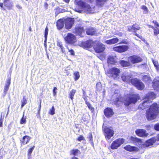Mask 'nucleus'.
<instances>
[{
  "label": "nucleus",
  "mask_w": 159,
  "mask_h": 159,
  "mask_svg": "<svg viewBox=\"0 0 159 159\" xmlns=\"http://www.w3.org/2000/svg\"><path fill=\"white\" fill-rule=\"evenodd\" d=\"M86 33L87 35H93L95 34L96 29L91 27H88L86 29Z\"/></svg>",
  "instance_id": "dca6fc26"
},
{
  "label": "nucleus",
  "mask_w": 159,
  "mask_h": 159,
  "mask_svg": "<svg viewBox=\"0 0 159 159\" xmlns=\"http://www.w3.org/2000/svg\"><path fill=\"white\" fill-rule=\"evenodd\" d=\"M122 100L121 98L120 97L117 98L114 101V104L117 106L119 105V102H120Z\"/></svg>",
  "instance_id": "2f4dec72"
},
{
  "label": "nucleus",
  "mask_w": 159,
  "mask_h": 159,
  "mask_svg": "<svg viewBox=\"0 0 159 159\" xmlns=\"http://www.w3.org/2000/svg\"><path fill=\"white\" fill-rule=\"evenodd\" d=\"M156 138L157 139V141H159V134L157 136Z\"/></svg>",
  "instance_id": "69168bd1"
},
{
  "label": "nucleus",
  "mask_w": 159,
  "mask_h": 159,
  "mask_svg": "<svg viewBox=\"0 0 159 159\" xmlns=\"http://www.w3.org/2000/svg\"><path fill=\"white\" fill-rule=\"evenodd\" d=\"M139 99V96L138 94H130L129 97L125 99L124 102L126 106H129L132 103L135 104Z\"/></svg>",
  "instance_id": "20e7f679"
},
{
  "label": "nucleus",
  "mask_w": 159,
  "mask_h": 159,
  "mask_svg": "<svg viewBox=\"0 0 159 159\" xmlns=\"http://www.w3.org/2000/svg\"><path fill=\"white\" fill-rule=\"evenodd\" d=\"M120 73V70L119 69L113 67L110 69L108 72V76L110 77L113 78L115 79L119 75V74Z\"/></svg>",
  "instance_id": "6e6552de"
},
{
  "label": "nucleus",
  "mask_w": 159,
  "mask_h": 159,
  "mask_svg": "<svg viewBox=\"0 0 159 159\" xmlns=\"http://www.w3.org/2000/svg\"><path fill=\"white\" fill-rule=\"evenodd\" d=\"M159 34V30L158 28L154 29V34L155 35H157Z\"/></svg>",
  "instance_id": "a18cd8bd"
},
{
  "label": "nucleus",
  "mask_w": 159,
  "mask_h": 159,
  "mask_svg": "<svg viewBox=\"0 0 159 159\" xmlns=\"http://www.w3.org/2000/svg\"><path fill=\"white\" fill-rule=\"evenodd\" d=\"M55 110L54 107L53 106L52 109L50 110L49 113L52 115H53L55 114Z\"/></svg>",
  "instance_id": "a19ab883"
},
{
  "label": "nucleus",
  "mask_w": 159,
  "mask_h": 159,
  "mask_svg": "<svg viewBox=\"0 0 159 159\" xmlns=\"http://www.w3.org/2000/svg\"><path fill=\"white\" fill-rule=\"evenodd\" d=\"M84 32L83 28L82 27L80 26L77 27L75 29V33L76 34L78 35L81 36V35L82 33L83 32Z\"/></svg>",
  "instance_id": "a878e982"
},
{
  "label": "nucleus",
  "mask_w": 159,
  "mask_h": 159,
  "mask_svg": "<svg viewBox=\"0 0 159 159\" xmlns=\"http://www.w3.org/2000/svg\"><path fill=\"white\" fill-rule=\"evenodd\" d=\"M16 7L19 9H22V7L19 5H16Z\"/></svg>",
  "instance_id": "052dcab7"
},
{
  "label": "nucleus",
  "mask_w": 159,
  "mask_h": 159,
  "mask_svg": "<svg viewBox=\"0 0 159 159\" xmlns=\"http://www.w3.org/2000/svg\"><path fill=\"white\" fill-rule=\"evenodd\" d=\"M57 29L62 30V32H66L70 30V18L64 17L58 20L56 22Z\"/></svg>",
  "instance_id": "f257e3e1"
},
{
  "label": "nucleus",
  "mask_w": 159,
  "mask_h": 159,
  "mask_svg": "<svg viewBox=\"0 0 159 159\" xmlns=\"http://www.w3.org/2000/svg\"><path fill=\"white\" fill-rule=\"evenodd\" d=\"M153 64L154 66L156 67L157 69H158L159 68V66L158 64V63L157 62H156V61H152Z\"/></svg>",
  "instance_id": "3c124183"
},
{
  "label": "nucleus",
  "mask_w": 159,
  "mask_h": 159,
  "mask_svg": "<svg viewBox=\"0 0 159 159\" xmlns=\"http://www.w3.org/2000/svg\"><path fill=\"white\" fill-rule=\"evenodd\" d=\"M57 89L56 87H54L53 89V94L54 96L56 95L57 92L56 90Z\"/></svg>",
  "instance_id": "864d4df0"
},
{
  "label": "nucleus",
  "mask_w": 159,
  "mask_h": 159,
  "mask_svg": "<svg viewBox=\"0 0 159 159\" xmlns=\"http://www.w3.org/2000/svg\"><path fill=\"white\" fill-rule=\"evenodd\" d=\"M125 142V139L123 138H119L114 141L111 145L112 149H116Z\"/></svg>",
  "instance_id": "423d86ee"
},
{
  "label": "nucleus",
  "mask_w": 159,
  "mask_h": 159,
  "mask_svg": "<svg viewBox=\"0 0 159 159\" xmlns=\"http://www.w3.org/2000/svg\"><path fill=\"white\" fill-rule=\"evenodd\" d=\"M157 141L156 138H152L147 140L145 143V145L147 146L152 145L153 144Z\"/></svg>",
  "instance_id": "4be33fe9"
},
{
  "label": "nucleus",
  "mask_w": 159,
  "mask_h": 159,
  "mask_svg": "<svg viewBox=\"0 0 159 159\" xmlns=\"http://www.w3.org/2000/svg\"><path fill=\"white\" fill-rule=\"evenodd\" d=\"M104 112L105 116L107 117H110L114 113L112 110L109 107L105 109L104 111Z\"/></svg>",
  "instance_id": "a211bd4d"
},
{
  "label": "nucleus",
  "mask_w": 159,
  "mask_h": 159,
  "mask_svg": "<svg viewBox=\"0 0 159 159\" xmlns=\"http://www.w3.org/2000/svg\"><path fill=\"white\" fill-rule=\"evenodd\" d=\"M74 22V19L73 18H70V29L72 26Z\"/></svg>",
  "instance_id": "8fccbe9b"
},
{
  "label": "nucleus",
  "mask_w": 159,
  "mask_h": 159,
  "mask_svg": "<svg viewBox=\"0 0 159 159\" xmlns=\"http://www.w3.org/2000/svg\"><path fill=\"white\" fill-rule=\"evenodd\" d=\"M70 54L72 55H74L75 52L72 49H70Z\"/></svg>",
  "instance_id": "bf43d9fd"
},
{
  "label": "nucleus",
  "mask_w": 159,
  "mask_h": 159,
  "mask_svg": "<svg viewBox=\"0 0 159 159\" xmlns=\"http://www.w3.org/2000/svg\"><path fill=\"white\" fill-rule=\"evenodd\" d=\"M129 48L127 45H122L115 47L113 48V49L115 51L121 53L126 51Z\"/></svg>",
  "instance_id": "9b49d317"
},
{
  "label": "nucleus",
  "mask_w": 159,
  "mask_h": 159,
  "mask_svg": "<svg viewBox=\"0 0 159 159\" xmlns=\"http://www.w3.org/2000/svg\"><path fill=\"white\" fill-rule=\"evenodd\" d=\"M75 2L77 5L81 7L85 10H86L88 11H91V8L90 6L88 4L84 2L81 0L78 1L76 0Z\"/></svg>",
  "instance_id": "1a4fd4ad"
},
{
  "label": "nucleus",
  "mask_w": 159,
  "mask_h": 159,
  "mask_svg": "<svg viewBox=\"0 0 159 159\" xmlns=\"http://www.w3.org/2000/svg\"><path fill=\"white\" fill-rule=\"evenodd\" d=\"M76 41V39L75 36L70 33V44L74 43Z\"/></svg>",
  "instance_id": "7c9ffc66"
},
{
  "label": "nucleus",
  "mask_w": 159,
  "mask_h": 159,
  "mask_svg": "<svg viewBox=\"0 0 159 159\" xmlns=\"http://www.w3.org/2000/svg\"><path fill=\"white\" fill-rule=\"evenodd\" d=\"M152 86L155 89H159V77H157L153 80L152 82Z\"/></svg>",
  "instance_id": "f3484780"
},
{
  "label": "nucleus",
  "mask_w": 159,
  "mask_h": 159,
  "mask_svg": "<svg viewBox=\"0 0 159 159\" xmlns=\"http://www.w3.org/2000/svg\"><path fill=\"white\" fill-rule=\"evenodd\" d=\"M156 97V95L154 93L150 92L148 93L145 95L143 102V106L145 108L147 106H148L149 105H147V104L149 103L152 99L155 98Z\"/></svg>",
  "instance_id": "39448f33"
},
{
  "label": "nucleus",
  "mask_w": 159,
  "mask_h": 159,
  "mask_svg": "<svg viewBox=\"0 0 159 159\" xmlns=\"http://www.w3.org/2000/svg\"><path fill=\"white\" fill-rule=\"evenodd\" d=\"M140 29V28L139 26V25L137 24H133L131 26H130L128 27V30L129 32L132 31L134 32V33L136 32V31L137 30H139Z\"/></svg>",
  "instance_id": "2eb2a0df"
},
{
  "label": "nucleus",
  "mask_w": 159,
  "mask_h": 159,
  "mask_svg": "<svg viewBox=\"0 0 159 159\" xmlns=\"http://www.w3.org/2000/svg\"><path fill=\"white\" fill-rule=\"evenodd\" d=\"M4 115L2 116V113L1 115V117L0 118V121L1 122L3 121V118H4Z\"/></svg>",
  "instance_id": "4d7b16f0"
},
{
  "label": "nucleus",
  "mask_w": 159,
  "mask_h": 159,
  "mask_svg": "<svg viewBox=\"0 0 159 159\" xmlns=\"http://www.w3.org/2000/svg\"><path fill=\"white\" fill-rule=\"evenodd\" d=\"M28 159H32L31 156H30L29 155H28Z\"/></svg>",
  "instance_id": "338daca9"
},
{
  "label": "nucleus",
  "mask_w": 159,
  "mask_h": 159,
  "mask_svg": "<svg viewBox=\"0 0 159 159\" xmlns=\"http://www.w3.org/2000/svg\"><path fill=\"white\" fill-rule=\"evenodd\" d=\"M10 83V79H8L7 80L4 89L3 95L4 96H5L7 93V91L9 89Z\"/></svg>",
  "instance_id": "b1692460"
},
{
  "label": "nucleus",
  "mask_w": 159,
  "mask_h": 159,
  "mask_svg": "<svg viewBox=\"0 0 159 159\" xmlns=\"http://www.w3.org/2000/svg\"><path fill=\"white\" fill-rule=\"evenodd\" d=\"M74 76L75 80H78L80 77L79 72H75L74 73Z\"/></svg>",
  "instance_id": "e433bc0d"
},
{
  "label": "nucleus",
  "mask_w": 159,
  "mask_h": 159,
  "mask_svg": "<svg viewBox=\"0 0 159 159\" xmlns=\"http://www.w3.org/2000/svg\"><path fill=\"white\" fill-rule=\"evenodd\" d=\"M26 122V117H25L24 115H23V116L21 118L20 121V123L21 124H23L25 123Z\"/></svg>",
  "instance_id": "37998d69"
},
{
  "label": "nucleus",
  "mask_w": 159,
  "mask_h": 159,
  "mask_svg": "<svg viewBox=\"0 0 159 159\" xmlns=\"http://www.w3.org/2000/svg\"><path fill=\"white\" fill-rule=\"evenodd\" d=\"M41 102H40V104L39 106V110L38 111V114H39V111H40V109L41 108Z\"/></svg>",
  "instance_id": "e2e57ef3"
},
{
  "label": "nucleus",
  "mask_w": 159,
  "mask_h": 159,
  "mask_svg": "<svg viewBox=\"0 0 159 159\" xmlns=\"http://www.w3.org/2000/svg\"><path fill=\"white\" fill-rule=\"evenodd\" d=\"M9 0H4L3 1V3H6L7 2H9Z\"/></svg>",
  "instance_id": "0e129e2a"
},
{
  "label": "nucleus",
  "mask_w": 159,
  "mask_h": 159,
  "mask_svg": "<svg viewBox=\"0 0 159 159\" xmlns=\"http://www.w3.org/2000/svg\"><path fill=\"white\" fill-rule=\"evenodd\" d=\"M0 6L2 7L3 8V9L4 10H6V9L5 8L3 7V3H0Z\"/></svg>",
  "instance_id": "680f3d73"
},
{
  "label": "nucleus",
  "mask_w": 159,
  "mask_h": 159,
  "mask_svg": "<svg viewBox=\"0 0 159 159\" xmlns=\"http://www.w3.org/2000/svg\"><path fill=\"white\" fill-rule=\"evenodd\" d=\"M81 153L80 150L77 149H73L71 150L70 151V154L71 155L75 156H78Z\"/></svg>",
  "instance_id": "c85d7f7f"
},
{
  "label": "nucleus",
  "mask_w": 159,
  "mask_h": 159,
  "mask_svg": "<svg viewBox=\"0 0 159 159\" xmlns=\"http://www.w3.org/2000/svg\"><path fill=\"white\" fill-rule=\"evenodd\" d=\"M107 0H96V5L98 7H102L107 2Z\"/></svg>",
  "instance_id": "393cba45"
},
{
  "label": "nucleus",
  "mask_w": 159,
  "mask_h": 159,
  "mask_svg": "<svg viewBox=\"0 0 159 159\" xmlns=\"http://www.w3.org/2000/svg\"><path fill=\"white\" fill-rule=\"evenodd\" d=\"M104 135L107 139H109L114 134V131L113 129L109 127H106L105 128L103 127Z\"/></svg>",
  "instance_id": "0eeeda50"
},
{
  "label": "nucleus",
  "mask_w": 159,
  "mask_h": 159,
  "mask_svg": "<svg viewBox=\"0 0 159 159\" xmlns=\"http://www.w3.org/2000/svg\"><path fill=\"white\" fill-rule=\"evenodd\" d=\"M57 45L59 47L61 48L62 52L63 51V47L62 46L61 43L60 42H58L57 43Z\"/></svg>",
  "instance_id": "de8ad7c7"
},
{
  "label": "nucleus",
  "mask_w": 159,
  "mask_h": 159,
  "mask_svg": "<svg viewBox=\"0 0 159 159\" xmlns=\"http://www.w3.org/2000/svg\"><path fill=\"white\" fill-rule=\"evenodd\" d=\"M152 22L156 26L158 27H159V24H158L156 20H153Z\"/></svg>",
  "instance_id": "13d9d810"
},
{
  "label": "nucleus",
  "mask_w": 159,
  "mask_h": 159,
  "mask_svg": "<svg viewBox=\"0 0 159 159\" xmlns=\"http://www.w3.org/2000/svg\"><path fill=\"white\" fill-rule=\"evenodd\" d=\"M93 48L95 51L97 53L101 52L105 49V46L102 43H99L94 46Z\"/></svg>",
  "instance_id": "4468645a"
},
{
  "label": "nucleus",
  "mask_w": 159,
  "mask_h": 159,
  "mask_svg": "<svg viewBox=\"0 0 159 159\" xmlns=\"http://www.w3.org/2000/svg\"><path fill=\"white\" fill-rule=\"evenodd\" d=\"M87 138L89 140L90 142V143L91 144L93 145V136L91 133H89L87 136Z\"/></svg>",
  "instance_id": "c9c22d12"
},
{
  "label": "nucleus",
  "mask_w": 159,
  "mask_h": 159,
  "mask_svg": "<svg viewBox=\"0 0 159 159\" xmlns=\"http://www.w3.org/2000/svg\"><path fill=\"white\" fill-rule=\"evenodd\" d=\"M141 9L144 10L143 13L147 14L148 13V10L147 7L145 5H143L141 6Z\"/></svg>",
  "instance_id": "4c0bfd02"
},
{
  "label": "nucleus",
  "mask_w": 159,
  "mask_h": 159,
  "mask_svg": "<svg viewBox=\"0 0 159 159\" xmlns=\"http://www.w3.org/2000/svg\"><path fill=\"white\" fill-rule=\"evenodd\" d=\"M27 100L25 98V97H23V100L21 101L22 104L21 107L22 108L26 104Z\"/></svg>",
  "instance_id": "58836bf2"
},
{
  "label": "nucleus",
  "mask_w": 159,
  "mask_h": 159,
  "mask_svg": "<svg viewBox=\"0 0 159 159\" xmlns=\"http://www.w3.org/2000/svg\"><path fill=\"white\" fill-rule=\"evenodd\" d=\"M4 6L9 10L12 9V5L10 2H7L4 3Z\"/></svg>",
  "instance_id": "473e14b6"
},
{
  "label": "nucleus",
  "mask_w": 159,
  "mask_h": 159,
  "mask_svg": "<svg viewBox=\"0 0 159 159\" xmlns=\"http://www.w3.org/2000/svg\"><path fill=\"white\" fill-rule=\"evenodd\" d=\"M143 80L144 81L148 84H149L152 82L151 78L149 76L147 75L143 76Z\"/></svg>",
  "instance_id": "cd10ccee"
},
{
  "label": "nucleus",
  "mask_w": 159,
  "mask_h": 159,
  "mask_svg": "<svg viewBox=\"0 0 159 159\" xmlns=\"http://www.w3.org/2000/svg\"><path fill=\"white\" fill-rule=\"evenodd\" d=\"M88 108H89V109L91 110L92 111H93L94 109L93 107L91 104L89 102H87L86 103Z\"/></svg>",
  "instance_id": "49530a36"
},
{
  "label": "nucleus",
  "mask_w": 159,
  "mask_h": 159,
  "mask_svg": "<svg viewBox=\"0 0 159 159\" xmlns=\"http://www.w3.org/2000/svg\"><path fill=\"white\" fill-rule=\"evenodd\" d=\"M48 29L47 26L45 29V31L44 32V37H45V40H44V43H46L47 39V36L48 35Z\"/></svg>",
  "instance_id": "f704fd0d"
},
{
  "label": "nucleus",
  "mask_w": 159,
  "mask_h": 159,
  "mask_svg": "<svg viewBox=\"0 0 159 159\" xmlns=\"http://www.w3.org/2000/svg\"><path fill=\"white\" fill-rule=\"evenodd\" d=\"M76 90L75 89H73L70 92V98L72 100L73 98V96L75 95Z\"/></svg>",
  "instance_id": "ea45409f"
},
{
  "label": "nucleus",
  "mask_w": 159,
  "mask_h": 159,
  "mask_svg": "<svg viewBox=\"0 0 159 159\" xmlns=\"http://www.w3.org/2000/svg\"><path fill=\"white\" fill-rule=\"evenodd\" d=\"M121 78L123 81L131 83L139 90H142L144 88V85L143 84L140 80L136 78L131 79L129 76H125L124 75H122Z\"/></svg>",
  "instance_id": "f03ea898"
},
{
  "label": "nucleus",
  "mask_w": 159,
  "mask_h": 159,
  "mask_svg": "<svg viewBox=\"0 0 159 159\" xmlns=\"http://www.w3.org/2000/svg\"><path fill=\"white\" fill-rule=\"evenodd\" d=\"M81 45L84 48H89L92 46V41L90 40H88L83 42Z\"/></svg>",
  "instance_id": "412c9836"
},
{
  "label": "nucleus",
  "mask_w": 159,
  "mask_h": 159,
  "mask_svg": "<svg viewBox=\"0 0 159 159\" xmlns=\"http://www.w3.org/2000/svg\"><path fill=\"white\" fill-rule=\"evenodd\" d=\"M120 64L123 66H128L130 65L129 62L124 60L121 61L120 62Z\"/></svg>",
  "instance_id": "c756f323"
},
{
  "label": "nucleus",
  "mask_w": 159,
  "mask_h": 159,
  "mask_svg": "<svg viewBox=\"0 0 159 159\" xmlns=\"http://www.w3.org/2000/svg\"><path fill=\"white\" fill-rule=\"evenodd\" d=\"M136 134L139 136L141 137H146L148 135L146 130L143 129H138L135 130Z\"/></svg>",
  "instance_id": "f8f14e48"
},
{
  "label": "nucleus",
  "mask_w": 159,
  "mask_h": 159,
  "mask_svg": "<svg viewBox=\"0 0 159 159\" xmlns=\"http://www.w3.org/2000/svg\"><path fill=\"white\" fill-rule=\"evenodd\" d=\"M84 137L82 135H80L78 138L77 140L79 141H81L82 140H84Z\"/></svg>",
  "instance_id": "603ef678"
},
{
  "label": "nucleus",
  "mask_w": 159,
  "mask_h": 159,
  "mask_svg": "<svg viewBox=\"0 0 159 159\" xmlns=\"http://www.w3.org/2000/svg\"><path fill=\"white\" fill-rule=\"evenodd\" d=\"M119 41V39L117 38H114L112 39L106 41V43L108 44H112L117 43Z\"/></svg>",
  "instance_id": "5701e85b"
},
{
  "label": "nucleus",
  "mask_w": 159,
  "mask_h": 159,
  "mask_svg": "<svg viewBox=\"0 0 159 159\" xmlns=\"http://www.w3.org/2000/svg\"><path fill=\"white\" fill-rule=\"evenodd\" d=\"M124 148L126 150L129 152L138 151L139 150V148L134 146H132L130 145H127L124 147Z\"/></svg>",
  "instance_id": "6ab92c4d"
},
{
  "label": "nucleus",
  "mask_w": 159,
  "mask_h": 159,
  "mask_svg": "<svg viewBox=\"0 0 159 159\" xmlns=\"http://www.w3.org/2000/svg\"><path fill=\"white\" fill-rule=\"evenodd\" d=\"M128 61L132 64H135L141 62L142 59L138 56L134 55L128 57Z\"/></svg>",
  "instance_id": "9d476101"
},
{
  "label": "nucleus",
  "mask_w": 159,
  "mask_h": 159,
  "mask_svg": "<svg viewBox=\"0 0 159 159\" xmlns=\"http://www.w3.org/2000/svg\"><path fill=\"white\" fill-rule=\"evenodd\" d=\"M44 7L45 9L47 10L48 8V5L47 2H45L44 4Z\"/></svg>",
  "instance_id": "6e6d98bb"
},
{
  "label": "nucleus",
  "mask_w": 159,
  "mask_h": 159,
  "mask_svg": "<svg viewBox=\"0 0 159 159\" xmlns=\"http://www.w3.org/2000/svg\"><path fill=\"white\" fill-rule=\"evenodd\" d=\"M130 140L133 142L134 144L137 146L140 147L143 144L142 140L138 138L131 136L130 138Z\"/></svg>",
  "instance_id": "ddd939ff"
},
{
  "label": "nucleus",
  "mask_w": 159,
  "mask_h": 159,
  "mask_svg": "<svg viewBox=\"0 0 159 159\" xmlns=\"http://www.w3.org/2000/svg\"><path fill=\"white\" fill-rule=\"evenodd\" d=\"M35 146H33L32 148H30L28 151V155L31 156V153L34 148Z\"/></svg>",
  "instance_id": "79ce46f5"
},
{
  "label": "nucleus",
  "mask_w": 159,
  "mask_h": 159,
  "mask_svg": "<svg viewBox=\"0 0 159 159\" xmlns=\"http://www.w3.org/2000/svg\"><path fill=\"white\" fill-rule=\"evenodd\" d=\"M154 129L157 131H159V123L155 124L154 126Z\"/></svg>",
  "instance_id": "c03bdc74"
},
{
  "label": "nucleus",
  "mask_w": 159,
  "mask_h": 159,
  "mask_svg": "<svg viewBox=\"0 0 159 159\" xmlns=\"http://www.w3.org/2000/svg\"><path fill=\"white\" fill-rule=\"evenodd\" d=\"M134 34L142 40L143 39V37L142 36L137 34L136 32L134 33Z\"/></svg>",
  "instance_id": "5fc2aeb1"
},
{
  "label": "nucleus",
  "mask_w": 159,
  "mask_h": 159,
  "mask_svg": "<svg viewBox=\"0 0 159 159\" xmlns=\"http://www.w3.org/2000/svg\"><path fill=\"white\" fill-rule=\"evenodd\" d=\"M30 139L31 137L29 136L25 135L24 136L22 139H20L21 145L27 144L29 142Z\"/></svg>",
  "instance_id": "aec40b11"
},
{
  "label": "nucleus",
  "mask_w": 159,
  "mask_h": 159,
  "mask_svg": "<svg viewBox=\"0 0 159 159\" xmlns=\"http://www.w3.org/2000/svg\"><path fill=\"white\" fill-rule=\"evenodd\" d=\"M101 87V83L100 82H98L96 85V88L98 90H100Z\"/></svg>",
  "instance_id": "09e8293b"
},
{
  "label": "nucleus",
  "mask_w": 159,
  "mask_h": 159,
  "mask_svg": "<svg viewBox=\"0 0 159 159\" xmlns=\"http://www.w3.org/2000/svg\"><path fill=\"white\" fill-rule=\"evenodd\" d=\"M159 107L156 103L151 105L146 112V117L148 120L155 119L159 112Z\"/></svg>",
  "instance_id": "7ed1b4c3"
},
{
  "label": "nucleus",
  "mask_w": 159,
  "mask_h": 159,
  "mask_svg": "<svg viewBox=\"0 0 159 159\" xmlns=\"http://www.w3.org/2000/svg\"><path fill=\"white\" fill-rule=\"evenodd\" d=\"M72 159H78V158L76 157H74L72 158Z\"/></svg>",
  "instance_id": "774afa93"
},
{
  "label": "nucleus",
  "mask_w": 159,
  "mask_h": 159,
  "mask_svg": "<svg viewBox=\"0 0 159 159\" xmlns=\"http://www.w3.org/2000/svg\"><path fill=\"white\" fill-rule=\"evenodd\" d=\"M64 39L66 42L67 43H70V33H68L67 35L65 34L64 35Z\"/></svg>",
  "instance_id": "72a5a7b5"
},
{
  "label": "nucleus",
  "mask_w": 159,
  "mask_h": 159,
  "mask_svg": "<svg viewBox=\"0 0 159 159\" xmlns=\"http://www.w3.org/2000/svg\"><path fill=\"white\" fill-rule=\"evenodd\" d=\"M107 63L109 64H115L116 61L113 56H109L107 59Z\"/></svg>",
  "instance_id": "bb28decb"
}]
</instances>
